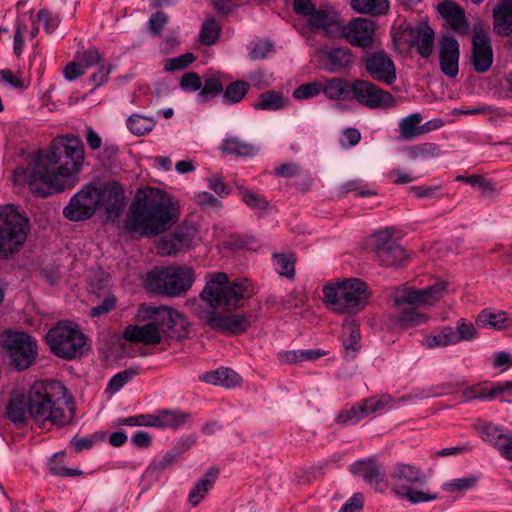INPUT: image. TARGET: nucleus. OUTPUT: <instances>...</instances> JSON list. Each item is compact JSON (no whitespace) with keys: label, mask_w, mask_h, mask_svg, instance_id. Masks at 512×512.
<instances>
[{"label":"nucleus","mask_w":512,"mask_h":512,"mask_svg":"<svg viewBox=\"0 0 512 512\" xmlns=\"http://www.w3.org/2000/svg\"><path fill=\"white\" fill-rule=\"evenodd\" d=\"M288 104V99L281 92L269 90L261 93L253 107L256 110L277 111Z\"/></svg>","instance_id":"obj_35"},{"label":"nucleus","mask_w":512,"mask_h":512,"mask_svg":"<svg viewBox=\"0 0 512 512\" xmlns=\"http://www.w3.org/2000/svg\"><path fill=\"white\" fill-rule=\"evenodd\" d=\"M360 340L359 323L351 316L346 317L343 321L341 334L346 359L351 360L355 358L361 347Z\"/></svg>","instance_id":"obj_24"},{"label":"nucleus","mask_w":512,"mask_h":512,"mask_svg":"<svg viewBox=\"0 0 512 512\" xmlns=\"http://www.w3.org/2000/svg\"><path fill=\"white\" fill-rule=\"evenodd\" d=\"M273 265L280 276L292 278L295 274L294 261L285 254H275L273 256Z\"/></svg>","instance_id":"obj_45"},{"label":"nucleus","mask_w":512,"mask_h":512,"mask_svg":"<svg viewBox=\"0 0 512 512\" xmlns=\"http://www.w3.org/2000/svg\"><path fill=\"white\" fill-rule=\"evenodd\" d=\"M75 59L86 72L87 69L93 67L94 65H98L101 62L102 57L98 49L89 48L85 51L78 52Z\"/></svg>","instance_id":"obj_48"},{"label":"nucleus","mask_w":512,"mask_h":512,"mask_svg":"<svg viewBox=\"0 0 512 512\" xmlns=\"http://www.w3.org/2000/svg\"><path fill=\"white\" fill-rule=\"evenodd\" d=\"M67 390L57 381L36 382L28 393L29 415L40 426L46 423L64 425L68 422Z\"/></svg>","instance_id":"obj_5"},{"label":"nucleus","mask_w":512,"mask_h":512,"mask_svg":"<svg viewBox=\"0 0 512 512\" xmlns=\"http://www.w3.org/2000/svg\"><path fill=\"white\" fill-rule=\"evenodd\" d=\"M343 193L355 192L358 196H369L375 193L368 189L361 180H350L341 187Z\"/></svg>","instance_id":"obj_63"},{"label":"nucleus","mask_w":512,"mask_h":512,"mask_svg":"<svg viewBox=\"0 0 512 512\" xmlns=\"http://www.w3.org/2000/svg\"><path fill=\"white\" fill-rule=\"evenodd\" d=\"M195 274L188 266L156 268L147 274L146 289L159 295L177 297L193 285Z\"/></svg>","instance_id":"obj_9"},{"label":"nucleus","mask_w":512,"mask_h":512,"mask_svg":"<svg viewBox=\"0 0 512 512\" xmlns=\"http://www.w3.org/2000/svg\"><path fill=\"white\" fill-rule=\"evenodd\" d=\"M118 155L119 149L116 145L106 144L103 151L99 154V160L104 167L111 168L116 164Z\"/></svg>","instance_id":"obj_57"},{"label":"nucleus","mask_w":512,"mask_h":512,"mask_svg":"<svg viewBox=\"0 0 512 512\" xmlns=\"http://www.w3.org/2000/svg\"><path fill=\"white\" fill-rule=\"evenodd\" d=\"M1 345L11 366L19 371L33 365L38 356L36 340L25 332L6 331L1 337Z\"/></svg>","instance_id":"obj_13"},{"label":"nucleus","mask_w":512,"mask_h":512,"mask_svg":"<svg viewBox=\"0 0 512 512\" xmlns=\"http://www.w3.org/2000/svg\"><path fill=\"white\" fill-rule=\"evenodd\" d=\"M195 59L196 57L192 53H185L178 57L168 59L164 67L167 71L182 70L191 64Z\"/></svg>","instance_id":"obj_55"},{"label":"nucleus","mask_w":512,"mask_h":512,"mask_svg":"<svg viewBox=\"0 0 512 512\" xmlns=\"http://www.w3.org/2000/svg\"><path fill=\"white\" fill-rule=\"evenodd\" d=\"M317 57L320 65L329 72L346 69L354 62L351 50L345 47L322 48Z\"/></svg>","instance_id":"obj_23"},{"label":"nucleus","mask_w":512,"mask_h":512,"mask_svg":"<svg viewBox=\"0 0 512 512\" xmlns=\"http://www.w3.org/2000/svg\"><path fill=\"white\" fill-rule=\"evenodd\" d=\"M220 27L214 19H207L202 24L200 41L204 45H212L218 39Z\"/></svg>","instance_id":"obj_44"},{"label":"nucleus","mask_w":512,"mask_h":512,"mask_svg":"<svg viewBox=\"0 0 512 512\" xmlns=\"http://www.w3.org/2000/svg\"><path fill=\"white\" fill-rule=\"evenodd\" d=\"M441 154L440 148L435 143H422L409 148L408 156L412 160L418 158H434Z\"/></svg>","instance_id":"obj_42"},{"label":"nucleus","mask_w":512,"mask_h":512,"mask_svg":"<svg viewBox=\"0 0 512 512\" xmlns=\"http://www.w3.org/2000/svg\"><path fill=\"white\" fill-rule=\"evenodd\" d=\"M446 288L445 282L436 283L430 287L414 290L411 288L398 289L394 296V304L398 308L404 305H433L438 301L441 292Z\"/></svg>","instance_id":"obj_17"},{"label":"nucleus","mask_w":512,"mask_h":512,"mask_svg":"<svg viewBox=\"0 0 512 512\" xmlns=\"http://www.w3.org/2000/svg\"><path fill=\"white\" fill-rule=\"evenodd\" d=\"M7 418L16 425L26 422L29 415L28 397L22 394H13L6 407Z\"/></svg>","instance_id":"obj_30"},{"label":"nucleus","mask_w":512,"mask_h":512,"mask_svg":"<svg viewBox=\"0 0 512 512\" xmlns=\"http://www.w3.org/2000/svg\"><path fill=\"white\" fill-rule=\"evenodd\" d=\"M294 12L303 18L308 28L322 31L326 36L335 37L340 32L339 13L331 6L316 7L312 0H293Z\"/></svg>","instance_id":"obj_12"},{"label":"nucleus","mask_w":512,"mask_h":512,"mask_svg":"<svg viewBox=\"0 0 512 512\" xmlns=\"http://www.w3.org/2000/svg\"><path fill=\"white\" fill-rule=\"evenodd\" d=\"M351 98L370 109H387L396 104L394 96L374 83L357 79L350 84Z\"/></svg>","instance_id":"obj_14"},{"label":"nucleus","mask_w":512,"mask_h":512,"mask_svg":"<svg viewBox=\"0 0 512 512\" xmlns=\"http://www.w3.org/2000/svg\"><path fill=\"white\" fill-rule=\"evenodd\" d=\"M422 115L413 113L404 117L399 122V134L402 139L411 140L417 136L429 132V123L421 125Z\"/></svg>","instance_id":"obj_29"},{"label":"nucleus","mask_w":512,"mask_h":512,"mask_svg":"<svg viewBox=\"0 0 512 512\" xmlns=\"http://www.w3.org/2000/svg\"><path fill=\"white\" fill-rule=\"evenodd\" d=\"M322 90V84L319 82L307 83L299 86L293 92V97L298 100L309 99L318 95Z\"/></svg>","instance_id":"obj_54"},{"label":"nucleus","mask_w":512,"mask_h":512,"mask_svg":"<svg viewBox=\"0 0 512 512\" xmlns=\"http://www.w3.org/2000/svg\"><path fill=\"white\" fill-rule=\"evenodd\" d=\"M200 76L195 72H187L181 77L180 87L186 92H195L202 88Z\"/></svg>","instance_id":"obj_56"},{"label":"nucleus","mask_w":512,"mask_h":512,"mask_svg":"<svg viewBox=\"0 0 512 512\" xmlns=\"http://www.w3.org/2000/svg\"><path fill=\"white\" fill-rule=\"evenodd\" d=\"M195 201L202 209H217L222 205L220 200L206 191L197 193Z\"/></svg>","instance_id":"obj_62"},{"label":"nucleus","mask_w":512,"mask_h":512,"mask_svg":"<svg viewBox=\"0 0 512 512\" xmlns=\"http://www.w3.org/2000/svg\"><path fill=\"white\" fill-rule=\"evenodd\" d=\"M273 49V45L267 40H258L252 42L249 46V55L253 60H262L266 58Z\"/></svg>","instance_id":"obj_51"},{"label":"nucleus","mask_w":512,"mask_h":512,"mask_svg":"<svg viewBox=\"0 0 512 512\" xmlns=\"http://www.w3.org/2000/svg\"><path fill=\"white\" fill-rule=\"evenodd\" d=\"M221 149L223 153L237 157H253L260 151L259 146L243 141L238 137H230L224 140Z\"/></svg>","instance_id":"obj_32"},{"label":"nucleus","mask_w":512,"mask_h":512,"mask_svg":"<svg viewBox=\"0 0 512 512\" xmlns=\"http://www.w3.org/2000/svg\"><path fill=\"white\" fill-rule=\"evenodd\" d=\"M455 334L458 338V342L461 341H470L474 338L476 331L471 322H467L464 319H460L457 324Z\"/></svg>","instance_id":"obj_58"},{"label":"nucleus","mask_w":512,"mask_h":512,"mask_svg":"<svg viewBox=\"0 0 512 512\" xmlns=\"http://www.w3.org/2000/svg\"><path fill=\"white\" fill-rule=\"evenodd\" d=\"M390 402L391 398L388 395L366 399L359 403V405L353 406L349 410L342 411L337 417V422L340 424H356L368 415L382 410Z\"/></svg>","instance_id":"obj_21"},{"label":"nucleus","mask_w":512,"mask_h":512,"mask_svg":"<svg viewBox=\"0 0 512 512\" xmlns=\"http://www.w3.org/2000/svg\"><path fill=\"white\" fill-rule=\"evenodd\" d=\"M493 63V50L485 32H475L472 38V65L476 72H487Z\"/></svg>","instance_id":"obj_22"},{"label":"nucleus","mask_w":512,"mask_h":512,"mask_svg":"<svg viewBox=\"0 0 512 512\" xmlns=\"http://www.w3.org/2000/svg\"><path fill=\"white\" fill-rule=\"evenodd\" d=\"M374 237V251L382 265L398 266L407 259L403 247L393 240V233L390 229L379 231L374 234Z\"/></svg>","instance_id":"obj_16"},{"label":"nucleus","mask_w":512,"mask_h":512,"mask_svg":"<svg viewBox=\"0 0 512 512\" xmlns=\"http://www.w3.org/2000/svg\"><path fill=\"white\" fill-rule=\"evenodd\" d=\"M138 374V370L130 368L115 374L109 381L107 389L111 393L118 392L126 383Z\"/></svg>","instance_id":"obj_47"},{"label":"nucleus","mask_w":512,"mask_h":512,"mask_svg":"<svg viewBox=\"0 0 512 512\" xmlns=\"http://www.w3.org/2000/svg\"><path fill=\"white\" fill-rule=\"evenodd\" d=\"M434 36V30L430 26L424 25L418 27L414 37V44L421 57L428 58L432 54L434 48Z\"/></svg>","instance_id":"obj_36"},{"label":"nucleus","mask_w":512,"mask_h":512,"mask_svg":"<svg viewBox=\"0 0 512 512\" xmlns=\"http://www.w3.org/2000/svg\"><path fill=\"white\" fill-rule=\"evenodd\" d=\"M325 96L332 100H339L345 98L350 94V84L341 79H331L325 85H322V90Z\"/></svg>","instance_id":"obj_37"},{"label":"nucleus","mask_w":512,"mask_h":512,"mask_svg":"<svg viewBox=\"0 0 512 512\" xmlns=\"http://www.w3.org/2000/svg\"><path fill=\"white\" fill-rule=\"evenodd\" d=\"M439 14L447 25L455 32L465 34L468 32V24L464 10L453 2H441L438 7Z\"/></svg>","instance_id":"obj_25"},{"label":"nucleus","mask_w":512,"mask_h":512,"mask_svg":"<svg viewBox=\"0 0 512 512\" xmlns=\"http://www.w3.org/2000/svg\"><path fill=\"white\" fill-rule=\"evenodd\" d=\"M137 324L124 331L126 340L145 345H157L168 331L183 332L188 326L185 316L166 306L141 305L136 313Z\"/></svg>","instance_id":"obj_4"},{"label":"nucleus","mask_w":512,"mask_h":512,"mask_svg":"<svg viewBox=\"0 0 512 512\" xmlns=\"http://www.w3.org/2000/svg\"><path fill=\"white\" fill-rule=\"evenodd\" d=\"M438 57L441 72L449 78H456L459 73L460 50L454 36L446 33L440 37Z\"/></svg>","instance_id":"obj_20"},{"label":"nucleus","mask_w":512,"mask_h":512,"mask_svg":"<svg viewBox=\"0 0 512 512\" xmlns=\"http://www.w3.org/2000/svg\"><path fill=\"white\" fill-rule=\"evenodd\" d=\"M218 474L219 470L216 467H211L204 477L196 482L188 496V501L192 506H197L204 499L206 493L213 487Z\"/></svg>","instance_id":"obj_31"},{"label":"nucleus","mask_w":512,"mask_h":512,"mask_svg":"<svg viewBox=\"0 0 512 512\" xmlns=\"http://www.w3.org/2000/svg\"><path fill=\"white\" fill-rule=\"evenodd\" d=\"M175 217L172 198L159 189L150 188L142 200L131 206L126 228L142 236L158 235L172 226Z\"/></svg>","instance_id":"obj_3"},{"label":"nucleus","mask_w":512,"mask_h":512,"mask_svg":"<svg viewBox=\"0 0 512 512\" xmlns=\"http://www.w3.org/2000/svg\"><path fill=\"white\" fill-rule=\"evenodd\" d=\"M503 430V428L493 425L492 423H486L478 427V432L482 440L492 446L500 439Z\"/></svg>","instance_id":"obj_52"},{"label":"nucleus","mask_w":512,"mask_h":512,"mask_svg":"<svg viewBox=\"0 0 512 512\" xmlns=\"http://www.w3.org/2000/svg\"><path fill=\"white\" fill-rule=\"evenodd\" d=\"M249 90L248 83L238 80L227 85L223 93V101L227 104L240 102Z\"/></svg>","instance_id":"obj_39"},{"label":"nucleus","mask_w":512,"mask_h":512,"mask_svg":"<svg viewBox=\"0 0 512 512\" xmlns=\"http://www.w3.org/2000/svg\"><path fill=\"white\" fill-rule=\"evenodd\" d=\"M113 68L114 66L110 63L100 62L98 64L97 70L89 77V82L93 85V89L102 86L108 81Z\"/></svg>","instance_id":"obj_50"},{"label":"nucleus","mask_w":512,"mask_h":512,"mask_svg":"<svg viewBox=\"0 0 512 512\" xmlns=\"http://www.w3.org/2000/svg\"><path fill=\"white\" fill-rule=\"evenodd\" d=\"M242 201L253 210H266L268 202L258 193L246 188L243 185H236Z\"/></svg>","instance_id":"obj_41"},{"label":"nucleus","mask_w":512,"mask_h":512,"mask_svg":"<svg viewBox=\"0 0 512 512\" xmlns=\"http://www.w3.org/2000/svg\"><path fill=\"white\" fill-rule=\"evenodd\" d=\"M199 380L212 385L230 388L239 384L240 376L234 370L222 367L201 374Z\"/></svg>","instance_id":"obj_28"},{"label":"nucleus","mask_w":512,"mask_h":512,"mask_svg":"<svg viewBox=\"0 0 512 512\" xmlns=\"http://www.w3.org/2000/svg\"><path fill=\"white\" fill-rule=\"evenodd\" d=\"M512 389V381H505L496 384L492 389H490L487 393L481 392L474 394L472 396H467L468 398H477V399H487L491 400L498 394H503Z\"/></svg>","instance_id":"obj_60"},{"label":"nucleus","mask_w":512,"mask_h":512,"mask_svg":"<svg viewBox=\"0 0 512 512\" xmlns=\"http://www.w3.org/2000/svg\"><path fill=\"white\" fill-rule=\"evenodd\" d=\"M45 339L51 353L65 360L79 358L87 349L86 336L69 321L58 322L48 330Z\"/></svg>","instance_id":"obj_10"},{"label":"nucleus","mask_w":512,"mask_h":512,"mask_svg":"<svg viewBox=\"0 0 512 512\" xmlns=\"http://www.w3.org/2000/svg\"><path fill=\"white\" fill-rule=\"evenodd\" d=\"M457 179L465 181L473 187H479L484 193H492L494 191L492 183L480 175L459 176Z\"/></svg>","instance_id":"obj_61"},{"label":"nucleus","mask_w":512,"mask_h":512,"mask_svg":"<svg viewBox=\"0 0 512 512\" xmlns=\"http://www.w3.org/2000/svg\"><path fill=\"white\" fill-rule=\"evenodd\" d=\"M251 294L252 288L248 279H236L229 284L227 274L217 272L209 276L200 297L213 309L222 304L229 308H238L241 301Z\"/></svg>","instance_id":"obj_7"},{"label":"nucleus","mask_w":512,"mask_h":512,"mask_svg":"<svg viewBox=\"0 0 512 512\" xmlns=\"http://www.w3.org/2000/svg\"><path fill=\"white\" fill-rule=\"evenodd\" d=\"M390 479L393 492L412 504L437 499V494L424 489L426 476L419 467L397 463L390 472Z\"/></svg>","instance_id":"obj_8"},{"label":"nucleus","mask_w":512,"mask_h":512,"mask_svg":"<svg viewBox=\"0 0 512 512\" xmlns=\"http://www.w3.org/2000/svg\"><path fill=\"white\" fill-rule=\"evenodd\" d=\"M226 79L221 73H211L204 76V85L198 94L200 103H205L223 92Z\"/></svg>","instance_id":"obj_33"},{"label":"nucleus","mask_w":512,"mask_h":512,"mask_svg":"<svg viewBox=\"0 0 512 512\" xmlns=\"http://www.w3.org/2000/svg\"><path fill=\"white\" fill-rule=\"evenodd\" d=\"M84 161V148L76 137H62L55 140L46 153H39L33 166L24 170L17 168L13 173L15 184L26 175L29 189L38 196H48L73 187Z\"/></svg>","instance_id":"obj_1"},{"label":"nucleus","mask_w":512,"mask_h":512,"mask_svg":"<svg viewBox=\"0 0 512 512\" xmlns=\"http://www.w3.org/2000/svg\"><path fill=\"white\" fill-rule=\"evenodd\" d=\"M370 292L367 284L357 278L345 279L323 287L324 302L332 311L349 316L362 311L368 304Z\"/></svg>","instance_id":"obj_6"},{"label":"nucleus","mask_w":512,"mask_h":512,"mask_svg":"<svg viewBox=\"0 0 512 512\" xmlns=\"http://www.w3.org/2000/svg\"><path fill=\"white\" fill-rule=\"evenodd\" d=\"M199 318L212 329L230 334H240L250 326L249 317L245 314L222 313L216 309L202 311Z\"/></svg>","instance_id":"obj_15"},{"label":"nucleus","mask_w":512,"mask_h":512,"mask_svg":"<svg viewBox=\"0 0 512 512\" xmlns=\"http://www.w3.org/2000/svg\"><path fill=\"white\" fill-rule=\"evenodd\" d=\"M509 319L506 312H492L489 310H483L478 316V322L485 327L502 329L506 327Z\"/></svg>","instance_id":"obj_40"},{"label":"nucleus","mask_w":512,"mask_h":512,"mask_svg":"<svg viewBox=\"0 0 512 512\" xmlns=\"http://www.w3.org/2000/svg\"><path fill=\"white\" fill-rule=\"evenodd\" d=\"M175 239L180 243L182 250L190 248L194 239L197 237L198 230L193 224H187L178 227L175 231Z\"/></svg>","instance_id":"obj_43"},{"label":"nucleus","mask_w":512,"mask_h":512,"mask_svg":"<svg viewBox=\"0 0 512 512\" xmlns=\"http://www.w3.org/2000/svg\"><path fill=\"white\" fill-rule=\"evenodd\" d=\"M115 305L116 298L113 295L106 296L99 305L91 308L90 315L92 317H99L101 315L107 314L114 309Z\"/></svg>","instance_id":"obj_64"},{"label":"nucleus","mask_w":512,"mask_h":512,"mask_svg":"<svg viewBox=\"0 0 512 512\" xmlns=\"http://www.w3.org/2000/svg\"><path fill=\"white\" fill-rule=\"evenodd\" d=\"M494 29L501 36L512 33V0H499L493 8Z\"/></svg>","instance_id":"obj_27"},{"label":"nucleus","mask_w":512,"mask_h":512,"mask_svg":"<svg viewBox=\"0 0 512 512\" xmlns=\"http://www.w3.org/2000/svg\"><path fill=\"white\" fill-rule=\"evenodd\" d=\"M493 447L498 449L504 458L510 460L512 457V433L503 430L500 439Z\"/></svg>","instance_id":"obj_59"},{"label":"nucleus","mask_w":512,"mask_h":512,"mask_svg":"<svg viewBox=\"0 0 512 512\" xmlns=\"http://www.w3.org/2000/svg\"><path fill=\"white\" fill-rule=\"evenodd\" d=\"M375 28L372 20L356 17L344 26L341 23L338 35L344 37L353 46L367 48L373 44Z\"/></svg>","instance_id":"obj_18"},{"label":"nucleus","mask_w":512,"mask_h":512,"mask_svg":"<svg viewBox=\"0 0 512 512\" xmlns=\"http://www.w3.org/2000/svg\"><path fill=\"white\" fill-rule=\"evenodd\" d=\"M125 207L124 189L117 181H94L84 186L63 210L65 218L84 221L99 212L105 220L117 219Z\"/></svg>","instance_id":"obj_2"},{"label":"nucleus","mask_w":512,"mask_h":512,"mask_svg":"<svg viewBox=\"0 0 512 512\" xmlns=\"http://www.w3.org/2000/svg\"><path fill=\"white\" fill-rule=\"evenodd\" d=\"M399 322L403 326H416L425 321V316L419 313L414 306L400 308Z\"/></svg>","instance_id":"obj_49"},{"label":"nucleus","mask_w":512,"mask_h":512,"mask_svg":"<svg viewBox=\"0 0 512 512\" xmlns=\"http://www.w3.org/2000/svg\"><path fill=\"white\" fill-rule=\"evenodd\" d=\"M350 471L368 484L377 486L383 481L385 472L373 459L359 460L350 466Z\"/></svg>","instance_id":"obj_26"},{"label":"nucleus","mask_w":512,"mask_h":512,"mask_svg":"<svg viewBox=\"0 0 512 512\" xmlns=\"http://www.w3.org/2000/svg\"><path fill=\"white\" fill-rule=\"evenodd\" d=\"M190 414L179 410H163L164 428L177 429L188 422Z\"/></svg>","instance_id":"obj_46"},{"label":"nucleus","mask_w":512,"mask_h":512,"mask_svg":"<svg viewBox=\"0 0 512 512\" xmlns=\"http://www.w3.org/2000/svg\"><path fill=\"white\" fill-rule=\"evenodd\" d=\"M365 69L376 81L391 85L396 81V68L391 57L384 51H376L363 57Z\"/></svg>","instance_id":"obj_19"},{"label":"nucleus","mask_w":512,"mask_h":512,"mask_svg":"<svg viewBox=\"0 0 512 512\" xmlns=\"http://www.w3.org/2000/svg\"><path fill=\"white\" fill-rule=\"evenodd\" d=\"M351 8L359 14L385 15L390 7L389 0H350Z\"/></svg>","instance_id":"obj_34"},{"label":"nucleus","mask_w":512,"mask_h":512,"mask_svg":"<svg viewBox=\"0 0 512 512\" xmlns=\"http://www.w3.org/2000/svg\"><path fill=\"white\" fill-rule=\"evenodd\" d=\"M29 221L13 205L0 207V257L17 251L25 242Z\"/></svg>","instance_id":"obj_11"},{"label":"nucleus","mask_w":512,"mask_h":512,"mask_svg":"<svg viewBox=\"0 0 512 512\" xmlns=\"http://www.w3.org/2000/svg\"><path fill=\"white\" fill-rule=\"evenodd\" d=\"M154 126L155 121L152 118L139 114H133L127 119V127L129 131L136 136H142L149 133L152 131Z\"/></svg>","instance_id":"obj_38"},{"label":"nucleus","mask_w":512,"mask_h":512,"mask_svg":"<svg viewBox=\"0 0 512 512\" xmlns=\"http://www.w3.org/2000/svg\"><path fill=\"white\" fill-rule=\"evenodd\" d=\"M37 21L43 26L44 30L50 34L59 26L60 18L48 10H40L37 14Z\"/></svg>","instance_id":"obj_53"}]
</instances>
